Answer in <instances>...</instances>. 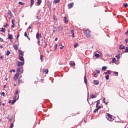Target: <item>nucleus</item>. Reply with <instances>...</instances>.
<instances>
[{"label": "nucleus", "mask_w": 128, "mask_h": 128, "mask_svg": "<svg viewBox=\"0 0 128 128\" xmlns=\"http://www.w3.org/2000/svg\"><path fill=\"white\" fill-rule=\"evenodd\" d=\"M78 44H74V48H78Z\"/></svg>", "instance_id": "nucleus-37"}, {"label": "nucleus", "mask_w": 128, "mask_h": 128, "mask_svg": "<svg viewBox=\"0 0 128 128\" xmlns=\"http://www.w3.org/2000/svg\"><path fill=\"white\" fill-rule=\"evenodd\" d=\"M96 108H97V110H100V108H102V106H96Z\"/></svg>", "instance_id": "nucleus-30"}, {"label": "nucleus", "mask_w": 128, "mask_h": 128, "mask_svg": "<svg viewBox=\"0 0 128 128\" xmlns=\"http://www.w3.org/2000/svg\"><path fill=\"white\" fill-rule=\"evenodd\" d=\"M70 66H76V63H70Z\"/></svg>", "instance_id": "nucleus-39"}, {"label": "nucleus", "mask_w": 128, "mask_h": 128, "mask_svg": "<svg viewBox=\"0 0 128 128\" xmlns=\"http://www.w3.org/2000/svg\"><path fill=\"white\" fill-rule=\"evenodd\" d=\"M14 94H15V96H16V98H18V90H16V92Z\"/></svg>", "instance_id": "nucleus-26"}, {"label": "nucleus", "mask_w": 128, "mask_h": 128, "mask_svg": "<svg viewBox=\"0 0 128 128\" xmlns=\"http://www.w3.org/2000/svg\"><path fill=\"white\" fill-rule=\"evenodd\" d=\"M11 52L10 50H8L6 52V56H8L10 54Z\"/></svg>", "instance_id": "nucleus-29"}, {"label": "nucleus", "mask_w": 128, "mask_h": 128, "mask_svg": "<svg viewBox=\"0 0 128 128\" xmlns=\"http://www.w3.org/2000/svg\"><path fill=\"white\" fill-rule=\"evenodd\" d=\"M103 102H104V104H108V102H106V98H103Z\"/></svg>", "instance_id": "nucleus-32"}, {"label": "nucleus", "mask_w": 128, "mask_h": 128, "mask_svg": "<svg viewBox=\"0 0 128 128\" xmlns=\"http://www.w3.org/2000/svg\"><path fill=\"white\" fill-rule=\"evenodd\" d=\"M114 74L116 76H118V72H113Z\"/></svg>", "instance_id": "nucleus-33"}, {"label": "nucleus", "mask_w": 128, "mask_h": 128, "mask_svg": "<svg viewBox=\"0 0 128 128\" xmlns=\"http://www.w3.org/2000/svg\"><path fill=\"white\" fill-rule=\"evenodd\" d=\"M108 118L110 119V122H112V116L110 115V114H108Z\"/></svg>", "instance_id": "nucleus-12"}, {"label": "nucleus", "mask_w": 128, "mask_h": 128, "mask_svg": "<svg viewBox=\"0 0 128 128\" xmlns=\"http://www.w3.org/2000/svg\"><path fill=\"white\" fill-rule=\"evenodd\" d=\"M20 74H24V68H22V70Z\"/></svg>", "instance_id": "nucleus-59"}, {"label": "nucleus", "mask_w": 128, "mask_h": 128, "mask_svg": "<svg viewBox=\"0 0 128 128\" xmlns=\"http://www.w3.org/2000/svg\"><path fill=\"white\" fill-rule=\"evenodd\" d=\"M124 6L125 8H126L128 7V4H126L124 5Z\"/></svg>", "instance_id": "nucleus-46"}, {"label": "nucleus", "mask_w": 128, "mask_h": 128, "mask_svg": "<svg viewBox=\"0 0 128 128\" xmlns=\"http://www.w3.org/2000/svg\"><path fill=\"white\" fill-rule=\"evenodd\" d=\"M14 38V36L12 34H8V39L10 40H12Z\"/></svg>", "instance_id": "nucleus-13"}, {"label": "nucleus", "mask_w": 128, "mask_h": 128, "mask_svg": "<svg viewBox=\"0 0 128 128\" xmlns=\"http://www.w3.org/2000/svg\"><path fill=\"white\" fill-rule=\"evenodd\" d=\"M36 38L38 40H40V38H42V34H40L39 32H38L36 34Z\"/></svg>", "instance_id": "nucleus-5"}, {"label": "nucleus", "mask_w": 128, "mask_h": 128, "mask_svg": "<svg viewBox=\"0 0 128 128\" xmlns=\"http://www.w3.org/2000/svg\"><path fill=\"white\" fill-rule=\"evenodd\" d=\"M14 123H12L10 126V128H14Z\"/></svg>", "instance_id": "nucleus-43"}, {"label": "nucleus", "mask_w": 128, "mask_h": 128, "mask_svg": "<svg viewBox=\"0 0 128 128\" xmlns=\"http://www.w3.org/2000/svg\"><path fill=\"white\" fill-rule=\"evenodd\" d=\"M98 98L97 96H94V94H92V100L94 99V98Z\"/></svg>", "instance_id": "nucleus-22"}, {"label": "nucleus", "mask_w": 128, "mask_h": 128, "mask_svg": "<svg viewBox=\"0 0 128 128\" xmlns=\"http://www.w3.org/2000/svg\"><path fill=\"white\" fill-rule=\"evenodd\" d=\"M42 72L46 74H48V69H43Z\"/></svg>", "instance_id": "nucleus-7"}, {"label": "nucleus", "mask_w": 128, "mask_h": 128, "mask_svg": "<svg viewBox=\"0 0 128 128\" xmlns=\"http://www.w3.org/2000/svg\"><path fill=\"white\" fill-rule=\"evenodd\" d=\"M19 60L21 62H24V56H19Z\"/></svg>", "instance_id": "nucleus-6"}, {"label": "nucleus", "mask_w": 128, "mask_h": 128, "mask_svg": "<svg viewBox=\"0 0 128 128\" xmlns=\"http://www.w3.org/2000/svg\"><path fill=\"white\" fill-rule=\"evenodd\" d=\"M84 32L87 38H90V36H92V32L88 30H84Z\"/></svg>", "instance_id": "nucleus-1"}, {"label": "nucleus", "mask_w": 128, "mask_h": 128, "mask_svg": "<svg viewBox=\"0 0 128 128\" xmlns=\"http://www.w3.org/2000/svg\"><path fill=\"white\" fill-rule=\"evenodd\" d=\"M8 16H10L11 17L12 16V12H10L8 13Z\"/></svg>", "instance_id": "nucleus-40"}, {"label": "nucleus", "mask_w": 128, "mask_h": 128, "mask_svg": "<svg viewBox=\"0 0 128 128\" xmlns=\"http://www.w3.org/2000/svg\"><path fill=\"white\" fill-rule=\"evenodd\" d=\"M94 84L96 86H98L100 84V81L96 80H94Z\"/></svg>", "instance_id": "nucleus-10"}, {"label": "nucleus", "mask_w": 128, "mask_h": 128, "mask_svg": "<svg viewBox=\"0 0 128 128\" xmlns=\"http://www.w3.org/2000/svg\"><path fill=\"white\" fill-rule=\"evenodd\" d=\"M10 72H16V70H12L10 71Z\"/></svg>", "instance_id": "nucleus-57"}, {"label": "nucleus", "mask_w": 128, "mask_h": 128, "mask_svg": "<svg viewBox=\"0 0 128 128\" xmlns=\"http://www.w3.org/2000/svg\"><path fill=\"white\" fill-rule=\"evenodd\" d=\"M106 70H108V67L106 66H103L102 68V70L106 71Z\"/></svg>", "instance_id": "nucleus-25"}, {"label": "nucleus", "mask_w": 128, "mask_h": 128, "mask_svg": "<svg viewBox=\"0 0 128 128\" xmlns=\"http://www.w3.org/2000/svg\"><path fill=\"white\" fill-rule=\"evenodd\" d=\"M0 42H4V39L2 38H0Z\"/></svg>", "instance_id": "nucleus-52"}, {"label": "nucleus", "mask_w": 128, "mask_h": 128, "mask_svg": "<svg viewBox=\"0 0 128 128\" xmlns=\"http://www.w3.org/2000/svg\"><path fill=\"white\" fill-rule=\"evenodd\" d=\"M106 80H110V76L107 75L106 76Z\"/></svg>", "instance_id": "nucleus-36"}, {"label": "nucleus", "mask_w": 128, "mask_h": 128, "mask_svg": "<svg viewBox=\"0 0 128 128\" xmlns=\"http://www.w3.org/2000/svg\"><path fill=\"white\" fill-rule=\"evenodd\" d=\"M2 32H6V28H2V30L0 31Z\"/></svg>", "instance_id": "nucleus-34"}, {"label": "nucleus", "mask_w": 128, "mask_h": 128, "mask_svg": "<svg viewBox=\"0 0 128 128\" xmlns=\"http://www.w3.org/2000/svg\"><path fill=\"white\" fill-rule=\"evenodd\" d=\"M116 58H117V60H120V54L116 55Z\"/></svg>", "instance_id": "nucleus-27"}, {"label": "nucleus", "mask_w": 128, "mask_h": 128, "mask_svg": "<svg viewBox=\"0 0 128 128\" xmlns=\"http://www.w3.org/2000/svg\"><path fill=\"white\" fill-rule=\"evenodd\" d=\"M17 66L18 68H20V66H24V62H18Z\"/></svg>", "instance_id": "nucleus-4"}, {"label": "nucleus", "mask_w": 128, "mask_h": 128, "mask_svg": "<svg viewBox=\"0 0 128 128\" xmlns=\"http://www.w3.org/2000/svg\"><path fill=\"white\" fill-rule=\"evenodd\" d=\"M40 60H44V57L42 56H40Z\"/></svg>", "instance_id": "nucleus-58"}, {"label": "nucleus", "mask_w": 128, "mask_h": 128, "mask_svg": "<svg viewBox=\"0 0 128 128\" xmlns=\"http://www.w3.org/2000/svg\"><path fill=\"white\" fill-rule=\"evenodd\" d=\"M1 96H6V93L4 92H3Z\"/></svg>", "instance_id": "nucleus-44"}, {"label": "nucleus", "mask_w": 128, "mask_h": 128, "mask_svg": "<svg viewBox=\"0 0 128 128\" xmlns=\"http://www.w3.org/2000/svg\"><path fill=\"white\" fill-rule=\"evenodd\" d=\"M112 62L113 64H116V58H114L112 59Z\"/></svg>", "instance_id": "nucleus-28"}, {"label": "nucleus", "mask_w": 128, "mask_h": 128, "mask_svg": "<svg viewBox=\"0 0 128 128\" xmlns=\"http://www.w3.org/2000/svg\"><path fill=\"white\" fill-rule=\"evenodd\" d=\"M19 4H20V6H24V3L22 2H19Z\"/></svg>", "instance_id": "nucleus-38"}, {"label": "nucleus", "mask_w": 128, "mask_h": 128, "mask_svg": "<svg viewBox=\"0 0 128 128\" xmlns=\"http://www.w3.org/2000/svg\"><path fill=\"white\" fill-rule=\"evenodd\" d=\"M38 44L40 46V40H38Z\"/></svg>", "instance_id": "nucleus-49"}, {"label": "nucleus", "mask_w": 128, "mask_h": 128, "mask_svg": "<svg viewBox=\"0 0 128 128\" xmlns=\"http://www.w3.org/2000/svg\"><path fill=\"white\" fill-rule=\"evenodd\" d=\"M74 3H71V4H68V8H70V9L72 8H74Z\"/></svg>", "instance_id": "nucleus-9"}, {"label": "nucleus", "mask_w": 128, "mask_h": 128, "mask_svg": "<svg viewBox=\"0 0 128 128\" xmlns=\"http://www.w3.org/2000/svg\"><path fill=\"white\" fill-rule=\"evenodd\" d=\"M18 98H16V96H15L14 98V100L12 102V104L14 105L15 104L16 102H18V98H20V96L18 95Z\"/></svg>", "instance_id": "nucleus-2"}, {"label": "nucleus", "mask_w": 128, "mask_h": 128, "mask_svg": "<svg viewBox=\"0 0 128 128\" xmlns=\"http://www.w3.org/2000/svg\"><path fill=\"white\" fill-rule=\"evenodd\" d=\"M96 72L97 74H100V70H96Z\"/></svg>", "instance_id": "nucleus-35"}, {"label": "nucleus", "mask_w": 128, "mask_h": 128, "mask_svg": "<svg viewBox=\"0 0 128 128\" xmlns=\"http://www.w3.org/2000/svg\"><path fill=\"white\" fill-rule=\"evenodd\" d=\"M54 48H55L54 50H58V44H56L54 46Z\"/></svg>", "instance_id": "nucleus-41"}, {"label": "nucleus", "mask_w": 128, "mask_h": 128, "mask_svg": "<svg viewBox=\"0 0 128 128\" xmlns=\"http://www.w3.org/2000/svg\"><path fill=\"white\" fill-rule=\"evenodd\" d=\"M84 83L86 84V86H88V80L86 79V76L85 75L84 78Z\"/></svg>", "instance_id": "nucleus-14"}, {"label": "nucleus", "mask_w": 128, "mask_h": 128, "mask_svg": "<svg viewBox=\"0 0 128 128\" xmlns=\"http://www.w3.org/2000/svg\"><path fill=\"white\" fill-rule=\"evenodd\" d=\"M58 28H59V32H62V30H64V27H62V26H60L59 27H58Z\"/></svg>", "instance_id": "nucleus-8"}, {"label": "nucleus", "mask_w": 128, "mask_h": 128, "mask_svg": "<svg viewBox=\"0 0 128 128\" xmlns=\"http://www.w3.org/2000/svg\"><path fill=\"white\" fill-rule=\"evenodd\" d=\"M36 18L37 20H40V18L38 16H37Z\"/></svg>", "instance_id": "nucleus-63"}, {"label": "nucleus", "mask_w": 128, "mask_h": 128, "mask_svg": "<svg viewBox=\"0 0 128 128\" xmlns=\"http://www.w3.org/2000/svg\"><path fill=\"white\" fill-rule=\"evenodd\" d=\"M34 0H31V8L34 6Z\"/></svg>", "instance_id": "nucleus-23"}, {"label": "nucleus", "mask_w": 128, "mask_h": 128, "mask_svg": "<svg viewBox=\"0 0 128 128\" xmlns=\"http://www.w3.org/2000/svg\"><path fill=\"white\" fill-rule=\"evenodd\" d=\"M14 20H12V24H14Z\"/></svg>", "instance_id": "nucleus-61"}, {"label": "nucleus", "mask_w": 128, "mask_h": 128, "mask_svg": "<svg viewBox=\"0 0 128 128\" xmlns=\"http://www.w3.org/2000/svg\"><path fill=\"white\" fill-rule=\"evenodd\" d=\"M22 70L21 68H17V74H20V71Z\"/></svg>", "instance_id": "nucleus-20"}, {"label": "nucleus", "mask_w": 128, "mask_h": 128, "mask_svg": "<svg viewBox=\"0 0 128 128\" xmlns=\"http://www.w3.org/2000/svg\"><path fill=\"white\" fill-rule=\"evenodd\" d=\"M68 18H66V16L64 17V24H68V20H67Z\"/></svg>", "instance_id": "nucleus-16"}, {"label": "nucleus", "mask_w": 128, "mask_h": 128, "mask_svg": "<svg viewBox=\"0 0 128 128\" xmlns=\"http://www.w3.org/2000/svg\"><path fill=\"white\" fill-rule=\"evenodd\" d=\"M0 60H4V56H1L0 57Z\"/></svg>", "instance_id": "nucleus-60"}, {"label": "nucleus", "mask_w": 128, "mask_h": 128, "mask_svg": "<svg viewBox=\"0 0 128 128\" xmlns=\"http://www.w3.org/2000/svg\"><path fill=\"white\" fill-rule=\"evenodd\" d=\"M96 112H98V108L96 109V110H94V113L96 114Z\"/></svg>", "instance_id": "nucleus-56"}, {"label": "nucleus", "mask_w": 128, "mask_h": 128, "mask_svg": "<svg viewBox=\"0 0 128 128\" xmlns=\"http://www.w3.org/2000/svg\"><path fill=\"white\" fill-rule=\"evenodd\" d=\"M21 82H22V80H18V83L20 84Z\"/></svg>", "instance_id": "nucleus-45"}, {"label": "nucleus", "mask_w": 128, "mask_h": 128, "mask_svg": "<svg viewBox=\"0 0 128 128\" xmlns=\"http://www.w3.org/2000/svg\"><path fill=\"white\" fill-rule=\"evenodd\" d=\"M72 37L74 38H76V36H74V32H73L72 34Z\"/></svg>", "instance_id": "nucleus-54"}, {"label": "nucleus", "mask_w": 128, "mask_h": 128, "mask_svg": "<svg viewBox=\"0 0 128 128\" xmlns=\"http://www.w3.org/2000/svg\"><path fill=\"white\" fill-rule=\"evenodd\" d=\"M95 56L96 58H100V55L98 54H95Z\"/></svg>", "instance_id": "nucleus-21"}, {"label": "nucleus", "mask_w": 128, "mask_h": 128, "mask_svg": "<svg viewBox=\"0 0 128 128\" xmlns=\"http://www.w3.org/2000/svg\"><path fill=\"white\" fill-rule=\"evenodd\" d=\"M42 0H38V6H40L42 4Z\"/></svg>", "instance_id": "nucleus-24"}, {"label": "nucleus", "mask_w": 128, "mask_h": 128, "mask_svg": "<svg viewBox=\"0 0 128 128\" xmlns=\"http://www.w3.org/2000/svg\"><path fill=\"white\" fill-rule=\"evenodd\" d=\"M125 52H126V54L128 53V47H126V49L125 50Z\"/></svg>", "instance_id": "nucleus-42"}, {"label": "nucleus", "mask_w": 128, "mask_h": 128, "mask_svg": "<svg viewBox=\"0 0 128 128\" xmlns=\"http://www.w3.org/2000/svg\"><path fill=\"white\" fill-rule=\"evenodd\" d=\"M14 50H18V45H16V44H14Z\"/></svg>", "instance_id": "nucleus-17"}, {"label": "nucleus", "mask_w": 128, "mask_h": 128, "mask_svg": "<svg viewBox=\"0 0 128 128\" xmlns=\"http://www.w3.org/2000/svg\"><path fill=\"white\" fill-rule=\"evenodd\" d=\"M19 38H20V34L17 36V40H18Z\"/></svg>", "instance_id": "nucleus-64"}, {"label": "nucleus", "mask_w": 128, "mask_h": 128, "mask_svg": "<svg viewBox=\"0 0 128 128\" xmlns=\"http://www.w3.org/2000/svg\"><path fill=\"white\" fill-rule=\"evenodd\" d=\"M60 50H64V46H62V44H61Z\"/></svg>", "instance_id": "nucleus-50"}, {"label": "nucleus", "mask_w": 128, "mask_h": 128, "mask_svg": "<svg viewBox=\"0 0 128 128\" xmlns=\"http://www.w3.org/2000/svg\"><path fill=\"white\" fill-rule=\"evenodd\" d=\"M24 36H26V38H28V34H26V32H25L24 33Z\"/></svg>", "instance_id": "nucleus-47"}, {"label": "nucleus", "mask_w": 128, "mask_h": 128, "mask_svg": "<svg viewBox=\"0 0 128 128\" xmlns=\"http://www.w3.org/2000/svg\"><path fill=\"white\" fill-rule=\"evenodd\" d=\"M9 24H6L4 26V28H8V26Z\"/></svg>", "instance_id": "nucleus-48"}, {"label": "nucleus", "mask_w": 128, "mask_h": 128, "mask_svg": "<svg viewBox=\"0 0 128 128\" xmlns=\"http://www.w3.org/2000/svg\"><path fill=\"white\" fill-rule=\"evenodd\" d=\"M20 78V74L17 73L15 76H14V82H16L17 80H18V78Z\"/></svg>", "instance_id": "nucleus-3"}, {"label": "nucleus", "mask_w": 128, "mask_h": 128, "mask_svg": "<svg viewBox=\"0 0 128 128\" xmlns=\"http://www.w3.org/2000/svg\"><path fill=\"white\" fill-rule=\"evenodd\" d=\"M60 0H54V4H60Z\"/></svg>", "instance_id": "nucleus-19"}, {"label": "nucleus", "mask_w": 128, "mask_h": 128, "mask_svg": "<svg viewBox=\"0 0 128 128\" xmlns=\"http://www.w3.org/2000/svg\"><path fill=\"white\" fill-rule=\"evenodd\" d=\"M126 49V47L124 46H123L122 45H120V50H125Z\"/></svg>", "instance_id": "nucleus-18"}, {"label": "nucleus", "mask_w": 128, "mask_h": 128, "mask_svg": "<svg viewBox=\"0 0 128 128\" xmlns=\"http://www.w3.org/2000/svg\"><path fill=\"white\" fill-rule=\"evenodd\" d=\"M100 100H98L97 101V102H96L97 104H96V106H98L100 104Z\"/></svg>", "instance_id": "nucleus-31"}, {"label": "nucleus", "mask_w": 128, "mask_h": 128, "mask_svg": "<svg viewBox=\"0 0 128 128\" xmlns=\"http://www.w3.org/2000/svg\"><path fill=\"white\" fill-rule=\"evenodd\" d=\"M45 44L46 46H44V48H46L48 46V43H46V42H45Z\"/></svg>", "instance_id": "nucleus-51"}, {"label": "nucleus", "mask_w": 128, "mask_h": 128, "mask_svg": "<svg viewBox=\"0 0 128 128\" xmlns=\"http://www.w3.org/2000/svg\"><path fill=\"white\" fill-rule=\"evenodd\" d=\"M18 52H19V54H20V56H24V52H22L20 50H18Z\"/></svg>", "instance_id": "nucleus-11"}, {"label": "nucleus", "mask_w": 128, "mask_h": 128, "mask_svg": "<svg viewBox=\"0 0 128 128\" xmlns=\"http://www.w3.org/2000/svg\"><path fill=\"white\" fill-rule=\"evenodd\" d=\"M15 26H16V24H13L12 26L13 28H14Z\"/></svg>", "instance_id": "nucleus-53"}, {"label": "nucleus", "mask_w": 128, "mask_h": 128, "mask_svg": "<svg viewBox=\"0 0 128 128\" xmlns=\"http://www.w3.org/2000/svg\"><path fill=\"white\" fill-rule=\"evenodd\" d=\"M125 42H126V44H128V39L125 40Z\"/></svg>", "instance_id": "nucleus-55"}, {"label": "nucleus", "mask_w": 128, "mask_h": 128, "mask_svg": "<svg viewBox=\"0 0 128 128\" xmlns=\"http://www.w3.org/2000/svg\"><path fill=\"white\" fill-rule=\"evenodd\" d=\"M12 118H10L8 120V122H12Z\"/></svg>", "instance_id": "nucleus-62"}, {"label": "nucleus", "mask_w": 128, "mask_h": 128, "mask_svg": "<svg viewBox=\"0 0 128 128\" xmlns=\"http://www.w3.org/2000/svg\"><path fill=\"white\" fill-rule=\"evenodd\" d=\"M104 74H109L110 76L112 74V72L110 70H108L107 72H104Z\"/></svg>", "instance_id": "nucleus-15"}]
</instances>
